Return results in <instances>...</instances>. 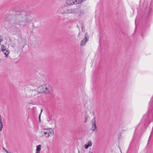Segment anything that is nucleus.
Segmentation results:
<instances>
[{"mask_svg": "<svg viewBox=\"0 0 153 153\" xmlns=\"http://www.w3.org/2000/svg\"><path fill=\"white\" fill-rule=\"evenodd\" d=\"M42 135L46 136L48 137L53 136L54 134V131L53 129L50 128L44 129L42 131Z\"/></svg>", "mask_w": 153, "mask_h": 153, "instance_id": "obj_1", "label": "nucleus"}, {"mask_svg": "<svg viewBox=\"0 0 153 153\" xmlns=\"http://www.w3.org/2000/svg\"><path fill=\"white\" fill-rule=\"evenodd\" d=\"M27 19L26 16H22L21 15H19L17 16L16 23L20 26H21L22 25V24L23 23L28 22V21Z\"/></svg>", "mask_w": 153, "mask_h": 153, "instance_id": "obj_2", "label": "nucleus"}, {"mask_svg": "<svg viewBox=\"0 0 153 153\" xmlns=\"http://www.w3.org/2000/svg\"><path fill=\"white\" fill-rule=\"evenodd\" d=\"M1 51L4 54L5 57L7 58L8 57L9 54L10 53V51L8 50H7L6 47L4 45H2L1 46Z\"/></svg>", "mask_w": 153, "mask_h": 153, "instance_id": "obj_3", "label": "nucleus"}, {"mask_svg": "<svg viewBox=\"0 0 153 153\" xmlns=\"http://www.w3.org/2000/svg\"><path fill=\"white\" fill-rule=\"evenodd\" d=\"M45 88V93L46 94H51L52 93V88L51 85L49 84H46Z\"/></svg>", "mask_w": 153, "mask_h": 153, "instance_id": "obj_4", "label": "nucleus"}, {"mask_svg": "<svg viewBox=\"0 0 153 153\" xmlns=\"http://www.w3.org/2000/svg\"><path fill=\"white\" fill-rule=\"evenodd\" d=\"M89 36L87 33H86L85 35V37L80 42V45L84 46L85 45L86 42L88 41Z\"/></svg>", "mask_w": 153, "mask_h": 153, "instance_id": "obj_5", "label": "nucleus"}, {"mask_svg": "<svg viewBox=\"0 0 153 153\" xmlns=\"http://www.w3.org/2000/svg\"><path fill=\"white\" fill-rule=\"evenodd\" d=\"M96 121L95 119H94L92 120L91 121V130L93 131H95L96 132L97 131V127L96 124Z\"/></svg>", "mask_w": 153, "mask_h": 153, "instance_id": "obj_6", "label": "nucleus"}, {"mask_svg": "<svg viewBox=\"0 0 153 153\" xmlns=\"http://www.w3.org/2000/svg\"><path fill=\"white\" fill-rule=\"evenodd\" d=\"M57 12L62 15L67 14V9L64 7H61L58 9Z\"/></svg>", "mask_w": 153, "mask_h": 153, "instance_id": "obj_7", "label": "nucleus"}, {"mask_svg": "<svg viewBox=\"0 0 153 153\" xmlns=\"http://www.w3.org/2000/svg\"><path fill=\"white\" fill-rule=\"evenodd\" d=\"M45 84L39 87L38 90L41 93H45Z\"/></svg>", "mask_w": 153, "mask_h": 153, "instance_id": "obj_8", "label": "nucleus"}, {"mask_svg": "<svg viewBox=\"0 0 153 153\" xmlns=\"http://www.w3.org/2000/svg\"><path fill=\"white\" fill-rule=\"evenodd\" d=\"M37 91L36 90H30L29 92V96L30 97H34L37 94Z\"/></svg>", "mask_w": 153, "mask_h": 153, "instance_id": "obj_9", "label": "nucleus"}, {"mask_svg": "<svg viewBox=\"0 0 153 153\" xmlns=\"http://www.w3.org/2000/svg\"><path fill=\"white\" fill-rule=\"evenodd\" d=\"M83 14V11L81 9L76 8L75 15H78L80 16Z\"/></svg>", "mask_w": 153, "mask_h": 153, "instance_id": "obj_10", "label": "nucleus"}, {"mask_svg": "<svg viewBox=\"0 0 153 153\" xmlns=\"http://www.w3.org/2000/svg\"><path fill=\"white\" fill-rule=\"evenodd\" d=\"M76 8L67 9V13H72L75 15Z\"/></svg>", "mask_w": 153, "mask_h": 153, "instance_id": "obj_11", "label": "nucleus"}, {"mask_svg": "<svg viewBox=\"0 0 153 153\" xmlns=\"http://www.w3.org/2000/svg\"><path fill=\"white\" fill-rule=\"evenodd\" d=\"M66 3L67 5H73L75 4V2L74 0H67L66 1Z\"/></svg>", "mask_w": 153, "mask_h": 153, "instance_id": "obj_12", "label": "nucleus"}, {"mask_svg": "<svg viewBox=\"0 0 153 153\" xmlns=\"http://www.w3.org/2000/svg\"><path fill=\"white\" fill-rule=\"evenodd\" d=\"M88 144H85L84 146V148L85 149H87L89 146H92V143L91 141H89L87 143Z\"/></svg>", "mask_w": 153, "mask_h": 153, "instance_id": "obj_13", "label": "nucleus"}, {"mask_svg": "<svg viewBox=\"0 0 153 153\" xmlns=\"http://www.w3.org/2000/svg\"><path fill=\"white\" fill-rule=\"evenodd\" d=\"M41 145H37L36 146V153H40V151L41 150Z\"/></svg>", "mask_w": 153, "mask_h": 153, "instance_id": "obj_14", "label": "nucleus"}, {"mask_svg": "<svg viewBox=\"0 0 153 153\" xmlns=\"http://www.w3.org/2000/svg\"><path fill=\"white\" fill-rule=\"evenodd\" d=\"M75 4H77L81 3L82 1H84L85 0H74Z\"/></svg>", "mask_w": 153, "mask_h": 153, "instance_id": "obj_15", "label": "nucleus"}, {"mask_svg": "<svg viewBox=\"0 0 153 153\" xmlns=\"http://www.w3.org/2000/svg\"><path fill=\"white\" fill-rule=\"evenodd\" d=\"M0 131H1L2 130V129L3 126V125L2 124V120H0Z\"/></svg>", "mask_w": 153, "mask_h": 153, "instance_id": "obj_16", "label": "nucleus"}, {"mask_svg": "<svg viewBox=\"0 0 153 153\" xmlns=\"http://www.w3.org/2000/svg\"><path fill=\"white\" fill-rule=\"evenodd\" d=\"M42 109L41 110V113H40V114H39V121H40V117H41V113H42Z\"/></svg>", "mask_w": 153, "mask_h": 153, "instance_id": "obj_17", "label": "nucleus"}, {"mask_svg": "<svg viewBox=\"0 0 153 153\" xmlns=\"http://www.w3.org/2000/svg\"><path fill=\"white\" fill-rule=\"evenodd\" d=\"M5 151L7 153H11L10 152H8V151H7L6 150H5Z\"/></svg>", "mask_w": 153, "mask_h": 153, "instance_id": "obj_18", "label": "nucleus"}, {"mask_svg": "<svg viewBox=\"0 0 153 153\" xmlns=\"http://www.w3.org/2000/svg\"><path fill=\"white\" fill-rule=\"evenodd\" d=\"M89 153H93L91 151H89Z\"/></svg>", "mask_w": 153, "mask_h": 153, "instance_id": "obj_19", "label": "nucleus"}, {"mask_svg": "<svg viewBox=\"0 0 153 153\" xmlns=\"http://www.w3.org/2000/svg\"><path fill=\"white\" fill-rule=\"evenodd\" d=\"M1 115H0V120H2V119H1Z\"/></svg>", "mask_w": 153, "mask_h": 153, "instance_id": "obj_20", "label": "nucleus"}, {"mask_svg": "<svg viewBox=\"0 0 153 153\" xmlns=\"http://www.w3.org/2000/svg\"><path fill=\"white\" fill-rule=\"evenodd\" d=\"M86 121V120H85V123Z\"/></svg>", "mask_w": 153, "mask_h": 153, "instance_id": "obj_21", "label": "nucleus"}, {"mask_svg": "<svg viewBox=\"0 0 153 153\" xmlns=\"http://www.w3.org/2000/svg\"><path fill=\"white\" fill-rule=\"evenodd\" d=\"M1 42V39H0V43Z\"/></svg>", "mask_w": 153, "mask_h": 153, "instance_id": "obj_22", "label": "nucleus"}]
</instances>
